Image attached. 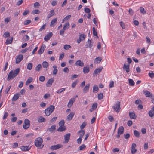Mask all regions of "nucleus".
<instances>
[{
    "instance_id": "obj_58",
    "label": "nucleus",
    "mask_w": 154,
    "mask_h": 154,
    "mask_svg": "<svg viewBox=\"0 0 154 154\" xmlns=\"http://www.w3.org/2000/svg\"><path fill=\"white\" fill-rule=\"evenodd\" d=\"M46 23L44 24L43 26L40 28L39 29V31H41L43 29H44L46 27Z\"/></svg>"
},
{
    "instance_id": "obj_26",
    "label": "nucleus",
    "mask_w": 154,
    "mask_h": 154,
    "mask_svg": "<svg viewBox=\"0 0 154 154\" xmlns=\"http://www.w3.org/2000/svg\"><path fill=\"white\" fill-rule=\"evenodd\" d=\"M38 120L39 122H42L45 121V119L42 116H40L38 118Z\"/></svg>"
},
{
    "instance_id": "obj_36",
    "label": "nucleus",
    "mask_w": 154,
    "mask_h": 154,
    "mask_svg": "<svg viewBox=\"0 0 154 154\" xmlns=\"http://www.w3.org/2000/svg\"><path fill=\"white\" fill-rule=\"evenodd\" d=\"M93 33V35L94 36H97V38H98V36H97V32L95 29V27H93L92 28Z\"/></svg>"
},
{
    "instance_id": "obj_29",
    "label": "nucleus",
    "mask_w": 154,
    "mask_h": 154,
    "mask_svg": "<svg viewBox=\"0 0 154 154\" xmlns=\"http://www.w3.org/2000/svg\"><path fill=\"white\" fill-rule=\"evenodd\" d=\"M75 101V99H71L70 100L69 102L68 103V106L69 107V106H72L73 103V102Z\"/></svg>"
},
{
    "instance_id": "obj_9",
    "label": "nucleus",
    "mask_w": 154,
    "mask_h": 154,
    "mask_svg": "<svg viewBox=\"0 0 154 154\" xmlns=\"http://www.w3.org/2000/svg\"><path fill=\"white\" fill-rule=\"evenodd\" d=\"M23 56L22 55H19L16 58V63L18 64L23 59Z\"/></svg>"
},
{
    "instance_id": "obj_47",
    "label": "nucleus",
    "mask_w": 154,
    "mask_h": 154,
    "mask_svg": "<svg viewBox=\"0 0 154 154\" xmlns=\"http://www.w3.org/2000/svg\"><path fill=\"white\" fill-rule=\"evenodd\" d=\"M65 124V122L64 120L60 121L59 123V125L60 126H63Z\"/></svg>"
},
{
    "instance_id": "obj_33",
    "label": "nucleus",
    "mask_w": 154,
    "mask_h": 154,
    "mask_svg": "<svg viewBox=\"0 0 154 154\" xmlns=\"http://www.w3.org/2000/svg\"><path fill=\"white\" fill-rule=\"evenodd\" d=\"M42 65L44 68H47L49 66V64L47 61H45L43 62Z\"/></svg>"
},
{
    "instance_id": "obj_40",
    "label": "nucleus",
    "mask_w": 154,
    "mask_h": 154,
    "mask_svg": "<svg viewBox=\"0 0 154 154\" xmlns=\"http://www.w3.org/2000/svg\"><path fill=\"white\" fill-rule=\"evenodd\" d=\"M134 134L137 137H140V133L137 131L135 130L134 132Z\"/></svg>"
},
{
    "instance_id": "obj_46",
    "label": "nucleus",
    "mask_w": 154,
    "mask_h": 154,
    "mask_svg": "<svg viewBox=\"0 0 154 154\" xmlns=\"http://www.w3.org/2000/svg\"><path fill=\"white\" fill-rule=\"evenodd\" d=\"M32 63H29L27 67V69L30 70H31L32 68Z\"/></svg>"
},
{
    "instance_id": "obj_15",
    "label": "nucleus",
    "mask_w": 154,
    "mask_h": 154,
    "mask_svg": "<svg viewBox=\"0 0 154 154\" xmlns=\"http://www.w3.org/2000/svg\"><path fill=\"white\" fill-rule=\"evenodd\" d=\"M129 66V64L126 65L125 63L123 68V69L125 70L127 73H128L130 71Z\"/></svg>"
},
{
    "instance_id": "obj_51",
    "label": "nucleus",
    "mask_w": 154,
    "mask_h": 154,
    "mask_svg": "<svg viewBox=\"0 0 154 154\" xmlns=\"http://www.w3.org/2000/svg\"><path fill=\"white\" fill-rule=\"evenodd\" d=\"M86 122H83V123L81 125L80 128L82 130V129H83L86 126Z\"/></svg>"
},
{
    "instance_id": "obj_43",
    "label": "nucleus",
    "mask_w": 154,
    "mask_h": 154,
    "mask_svg": "<svg viewBox=\"0 0 154 154\" xmlns=\"http://www.w3.org/2000/svg\"><path fill=\"white\" fill-rule=\"evenodd\" d=\"M71 15H69L65 17L63 20V22L69 20L70 18L71 17Z\"/></svg>"
},
{
    "instance_id": "obj_62",
    "label": "nucleus",
    "mask_w": 154,
    "mask_h": 154,
    "mask_svg": "<svg viewBox=\"0 0 154 154\" xmlns=\"http://www.w3.org/2000/svg\"><path fill=\"white\" fill-rule=\"evenodd\" d=\"M11 87V86H9V87H8L5 90V93L6 94H8V91H9V90H10V89Z\"/></svg>"
},
{
    "instance_id": "obj_3",
    "label": "nucleus",
    "mask_w": 154,
    "mask_h": 154,
    "mask_svg": "<svg viewBox=\"0 0 154 154\" xmlns=\"http://www.w3.org/2000/svg\"><path fill=\"white\" fill-rule=\"evenodd\" d=\"M42 142V139L41 138H38L35 141V145L37 147H39L41 146Z\"/></svg>"
},
{
    "instance_id": "obj_60",
    "label": "nucleus",
    "mask_w": 154,
    "mask_h": 154,
    "mask_svg": "<svg viewBox=\"0 0 154 154\" xmlns=\"http://www.w3.org/2000/svg\"><path fill=\"white\" fill-rule=\"evenodd\" d=\"M50 94H46L44 96V98L45 99H47L50 97Z\"/></svg>"
},
{
    "instance_id": "obj_27",
    "label": "nucleus",
    "mask_w": 154,
    "mask_h": 154,
    "mask_svg": "<svg viewBox=\"0 0 154 154\" xmlns=\"http://www.w3.org/2000/svg\"><path fill=\"white\" fill-rule=\"evenodd\" d=\"M102 59L101 57H98L96 58L94 60L95 63H99L101 62Z\"/></svg>"
},
{
    "instance_id": "obj_30",
    "label": "nucleus",
    "mask_w": 154,
    "mask_h": 154,
    "mask_svg": "<svg viewBox=\"0 0 154 154\" xmlns=\"http://www.w3.org/2000/svg\"><path fill=\"white\" fill-rule=\"evenodd\" d=\"M53 67L54 69L53 72V75H56L57 74L58 71V70L57 69V67L56 66L54 65L53 66Z\"/></svg>"
},
{
    "instance_id": "obj_56",
    "label": "nucleus",
    "mask_w": 154,
    "mask_h": 154,
    "mask_svg": "<svg viewBox=\"0 0 154 154\" xmlns=\"http://www.w3.org/2000/svg\"><path fill=\"white\" fill-rule=\"evenodd\" d=\"M45 76H40L39 78V80L42 82H43L45 81Z\"/></svg>"
},
{
    "instance_id": "obj_32",
    "label": "nucleus",
    "mask_w": 154,
    "mask_h": 154,
    "mask_svg": "<svg viewBox=\"0 0 154 154\" xmlns=\"http://www.w3.org/2000/svg\"><path fill=\"white\" fill-rule=\"evenodd\" d=\"M13 40V38L12 37H11L10 39H7L5 43L6 45H7L11 44Z\"/></svg>"
},
{
    "instance_id": "obj_48",
    "label": "nucleus",
    "mask_w": 154,
    "mask_h": 154,
    "mask_svg": "<svg viewBox=\"0 0 154 154\" xmlns=\"http://www.w3.org/2000/svg\"><path fill=\"white\" fill-rule=\"evenodd\" d=\"M149 116L151 117H153L154 116V112L151 110H150L148 112Z\"/></svg>"
},
{
    "instance_id": "obj_19",
    "label": "nucleus",
    "mask_w": 154,
    "mask_h": 154,
    "mask_svg": "<svg viewBox=\"0 0 154 154\" xmlns=\"http://www.w3.org/2000/svg\"><path fill=\"white\" fill-rule=\"evenodd\" d=\"M129 115L131 119H135L136 118L137 116L134 112H129Z\"/></svg>"
},
{
    "instance_id": "obj_35",
    "label": "nucleus",
    "mask_w": 154,
    "mask_h": 154,
    "mask_svg": "<svg viewBox=\"0 0 154 154\" xmlns=\"http://www.w3.org/2000/svg\"><path fill=\"white\" fill-rule=\"evenodd\" d=\"M69 23L68 22L67 23H66L65 25H63V29L65 31L67 29L69 28Z\"/></svg>"
},
{
    "instance_id": "obj_21",
    "label": "nucleus",
    "mask_w": 154,
    "mask_h": 154,
    "mask_svg": "<svg viewBox=\"0 0 154 154\" xmlns=\"http://www.w3.org/2000/svg\"><path fill=\"white\" fill-rule=\"evenodd\" d=\"M124 128L122 126L120 127L118 130V134H122L124 132Z\"/></svg>"
},
{
    "instance_id": "obj_55",
    "label": "nucleus",
    "mask_w": 154,
    "mask_h": 154,
    "mask_svg": "<svg viewBox=\"0 0 154 154\" xmlns=\"http://www.w3.org/2000/svg\"><path fill=\"white\" fill-rule=\"evenodd\" d=\"M31 22V20H27L25 21L24 22V25H27L29 24Z\"/></svg>"
},
{
    "instance_id": "obj_64",
    "label": "nucleus",
    "mask_w": 154,
    "mask_h": 154,
    "mask_svg": "<svg viewBox=\"0 0 154 154\" xmlns=\"http://www.w3.org/2000/svg\"><path fill=\"white\" fill-rule=\"evenodd\" d=\"M77 82L76 81H74L72 84V88H75Z\"/></svg>"
},
{
    "instance_id": "obj_54",
    "label": "nucleus",
    "mask_w": 154,
    "mask_h": 154,
    "mask_svg": "<svg viewBox=\"0 0 154 154\" xmlns=\"http://www.w3.org/2000/svg\"><path fill=\"white\" fill-rule=\"evenodd\" d=\"M71 48L70 45H65L64 46V48L65 50H68L69 48Z\"/></svg>"
},
{
    "instance_id": "obj_22",
    "label": "nucleus",
    "mask_w": 154,
    "mask_h": 154,
    "mask_svg": "<svg viewBox=\"0 0 154 154\" xmlns=\"http://www.w3.org/2000/svg\"><path fill=\"white\" fill-rule=\"evenodd\" d=\"M144 94L147 97H152V94L148 91L146 90L144 91Z\"/></svg>"
},
{
    "instance_id": "obj_57",
    "label": "nucleus",
    "mask_w": 154,
    "mask_h": 154,
    "mask_svg": "<svg viewBox=\"0 0 154 154\" xmlns=\"http://www.w3.org/2000/svg\"><path fill=\"white\" fill-rule=\"evenodd\" d=\"M129 14L131 16H132L134 14V11L131 8H130L128 10Z\"/></svg>"
},
{
    "instance_id": "obj_45",
    "label": "nucleus",
    "mask_w": 154,
    "mask_h": 154,
    "mask_svg": "<svg viewBox=\"0 0 154 154\" xmlns=\"http://www.w3.org/2000/svg\"><path fill=\"white\" fill-rule=\"evenodd\" d=\"M86 148V146L85 144H83L79 148V150H83Z\"/></svg>"
},
{
    "instance_id": "obj_25",
    "label": "nucleus",
    "mask_w": 154,
    "mask_h": 154,
    "mask_svg": "<svg viewBox=\"0 0 154 154\" xmlns=\"http://www.w3.org/2000/svg\"><path fill=\"white\" fill-rule=\"evenodd\" d=\"M30 149V147H29L28 146H22L21 149L22 151H29Z\"/></svg>"
},
{
    "instance_id": "obj_39",
    "label": "nucleus",
    "mask_w": 154,
    "mask_h": 154,
    "mask_svg": "<svg viewBox=\"0 0 154 154\" xmlns=\"http://www.w3.org/2000/svg\"><path fill=\"white\" fill-rule=\"evenodd\" d=\"M129 84L130 85L134 86V85L135 83L133 79H128Z\"/></svg>"
},
{
    "instance_id": "obj_4",
    "label": "nucleus",
    "mask_w": 154,
    "mask_h": 154,
    "mask_svg": "<svg viewBox=\"0 0 154 154\" xmlns=\"http://www.w3.org/2000/svg\"><path fill=\"white\" fill-rule=\"evenodd\" d=\"M120 102L119 101H117L116 103L115 106H113L114 110L117 112H119L120 109Z\"/></svg>"
},
{
    "instance_id": "obj_16",
    "label": "nucleus",
    "mask_w": 154,
    "mask_h": 154,
    "mask_svg": "<svg viewBox=\"0 0 154 154\" xmlns=\"http://www.w3.org/2000/svg\"><path fill=\"white\" fill-rule=\"evenodd\" d=\"M103 67H100L99 68H97L94 71L93 74L97 75L98 73H100L102 71Z\"/></svg>"
},
{
    "instance_id": "obj_41",
    "label": "nucleus",
    "mask_w": 154,
    "mask_h": 154,
    "mask_svg": "<svg viewBox=\"0 0 154 154\" xmlns=\"http://www.w3.org/2000/svg\"><path fill=\"white\" fill-rule=\"evenodd\" d=\"M40 11L38 9H35L33 10L32 12V14H37L40 13Z\"/></svg>"
},
{
    "instance_id": "obj_5",
    "label": "nucleus",
    "mask_w": 154,
    "mask_h": 154,
    "mask_svg": "<svg viewBox=\"0 0 154 154\" xmlns=\"http://www.w3.org/2000/svg\"><path fill=\"white\" fill-rule=\"evenodd\" d=\"M30 122V121L27 119L25 120L24 124L23 125V127L24 129H27L29 127Z\"/></svg>"
},
{
    "instance_id": "obj_18",
    "label": "nucleus",
    "mask_w": 154,
    "mask_h": 154,
    "mask_svg": "<svg viewBox=\"0 0 154 154\" xmlns=\"http://www.w3.org/2000/svg\"><path fill=\"white\" fill-rule=\"evenodd\" d=\"M56 125H52L50 128L47 129V131H49L51 133H52L56 129Z\"/></svg>"
},
{
    "instance_id": "obj_59",
    "label": "nucleus",
    "mask_w": 154,
    "mask_h": 154,
    "mask_svg": "<svg viewBox=\"0 0 154 154\" xmlns=\"http://www.w3.org/2000/svg\"><path fill=\"white\" fill-rule=\"evenodd\" d=\"M114 82L113 81H112L110 83L109 85V87L110 88H112L114 87Z\"/></svg>"
},
{
    "instance_id": "obj_49",
    "label": "nucleus",
    "mask_w": 154,
    "mask_h": 154,
    "mask_svg": "<svg viewBox=\"0 0 154 154\" xmlns=\"http://www.w3.org/2000/svg\"><path fill=\"white\" fill-rule=\"evenodd\" d=\"M97 97L98 100H100L102 99L103 98V95L102 93H100L99 94H98L97 95Z\"/></svg>"
},
{
    "instance_id": "obj_61",
    "label": "nucleus",
    "mask_w": 154,
    "mask_h": 154,
    "mask_svg": "<svg viewBox=\"0 0 154 154\" xmlns=\"http://www.w3.org/2000/svg\"><path fill=\"white\" fill-rule=\"evenodd\" d=\"M10 17H8L5 18L4 21L5 23H6V24H7L10 21Z\"/></svg>"
},
{
    "instance_id": "obj_7",
    "label": "nucleus",
    "mask_w": 154,
    "mask_h": 154,
    "mask_svg": "<svg viewBox=\"0 0 154 154\" xmlns=\"http://www.w3.org/2000/svg\"><path fill=\"white\" fill-rule=\"evenodd\" d=\"M63 146L62 145L60 144H58L56 145L52 146L50 148L52 150L57 149Z\"/></svg>"
},
{
    "instance_id": "obj_34",
    "label": "nucleus",
    "mask_w": 154,
    "mask_h": 154,
    "mask_svg": "<svg viewBox=\"0 0 154 154\" xmlns=\"http://www.w3.org/2000/svg\"><path fill=\"white\" fill-rule=\"evenodd\" d=\"M57 18H55L52 20L50 23V26L51 27H53L54 26V24L57 22Z\"/></svg>"
},
{
    "instance_id": "obj_8",
    "label": "nucleus",
    "mask_w": 154,
    "mask_h": 154,
    "mask_svg": "<svg viewBox=\"0 0 154 154\" xmlns=\"http://www.w3.org/2000/svg\"><path fill=\"white\" fill-rule=\"evenodd\" d=\"M71 134L70 133H68L64 136V143H68L70 139Z\"/></svg>"
},
{
    "instance_id": "obj_38",
    "label": "nucleus",
    "mask_w": 154,
    "mask_h": 154,
    "mask_svg": "<svg viewBox=\"0 0 154 154\" xmlns=\"http://www.w3.org/2000/svg\"><path fill=\"white\" fill-rule=\"evenodd\" d=\"M33 80L32 78L30 77L28 78L27 81L26 82V84L27 85L28 84L31 83Z\"/></svg>"
},
{
    "instance_id": "obj_42",
    "label": "nucleus",
    "mask_w": 154,
    "mask_h": 154,
    "mask_svg": "<svg viewBox=\"0 0 154 154\" xmlns=\"http://www.w3.org/2000/svg\"><path fill=\"white\" fill-rule=\"evenodd\" d=\"M42 65L41 64H38L37 66L35 68V70L36 71L39 72L41 69L42 68Z\"/></svg>"
},
{
    "instance_id": "obj_11",
    "label": "nucleus",
    "mask_w": 154,
    "mask_h": 154,
    "mask_svg": "<svg viewBox=\"0 0 154 154\" xmlns=\"http://www.w3.org/2000/svg\"><path fill=\"white\" fill-rule=\"evenodd\" d=\"M136 146V145L135 143H133L132 144L131 149V153L132 154H134L137 151V150L135 149Z\"/></svg>"
},
{
    "instance_id": "obj_37",
    "label": "nucleus",
    "mask_w": 154,
    "mask_h": 154,
    "mask_svg": "<svg viewBox=\"0 0 154 154\" xmlns=\"http://www.w3.org/2000/svg\"><path fill=\"white\" fill-rule=\"evenodd\" d=\"M66 128L64 126H60L57 129V131H63L66 130Z\"/></svg>"
},
{
    "instance_id": "obj_24",
    "label": "nucleus",
    "mask_w": 154,
    "mask_h": 154,
    "mask_svg": "<svg viewBox=\"0 0 154 154\" xmlns=\"http://www.w3.org/2000/svg\"><path fill=\"white\" fill-rule=\"evenodd\" d=\"M19 97L20 94L18 93L15 94L12 99V101H16L19 98Z\"/></svg>"
},
{
    "instance_id": "obj_53",
    "label": "nucleus",
    "mask_w": 154,
    "mask_h": 154,
    "mask_svg": "<svg viewBox=\"0 0 154 154\" xmlns=\"http://www.w3.org/2000/svg\"><path fill=\"white\" fill-rule=\"evenodd\" d=\"M140 11L141 13L143 14H144L146 13V11L143 8L141 7L140 8Z\"/></svg>"
},
{
    "instance_id": "obj_20",
    "label": "nucleus",
    "mask_w": 154,
    "mask_h": 154,
    "mask_svg": "<svg viewBox=\"0 0 154 154\" xmlns=\"http://www.w3.org/2000/svg\"><path fill=\"white\" fill-rule=\"evenodd\" d=\"M90 87V84H87L83 89V92L84 93H86L89 90Z\"/></svg>"
},
{
    "instance_id": "obj_6",
    "label": "nucleus",
    "mask_w": 154,
    "mask_h": 154,
    "mask_svg": "<svg viewBox=\"0 0 154 154\" xmlns=\"http://www.w3.org/2000/svg\"><path fill=\"white\" fill-rule=\"evenodd\" d=\"M93 42L91 41V40L88 39L86 43V48H90L93 49V48H92L93 45Z\"/></svg>"
},
{
    "instance_id": "obj_14",
    "label": "nucleus",
    "mask_w": 154,
    "mask_h": 154,
    "mask_svg": "<svg viewBox=\"0 0 154 154\" xmlns=\"http://www.w3.org/2000/svg\"><path fill=\"white\" fill-rule=\"evenodd\" d=\"M46 47L45 45H42L40 49L38 50V52L39 54H41L44 52Z\"/></svg>"
},
{
    "instance_id": "obj_63",
    "label": "nucleus",
    "mask_w": 154,
    "mask_h": 154,
    "mask_svg": "<svg viewBox=\"0 0 154 154\" xmlns=\"http://www.w3.org/2000/svg\"><path fill=\"white\" fill-rule=\"evenodd\" d=\"M120 24L123 29H125V26L124 23L122 21L120 22Z\"/></svg>"
},
{
    "instance_id": "obj_12",
    "label": "nucleus",
    "mask_w": 154,
    "mask_h": 154,
    "mask_svg": "<svg viewBox=\"0 0 154 154\" xmlns=\"http://www.w3.org/2000/svg\"><path fill=\"white\" fill-rule=\"evenodd\" d=\"M75 65L77 66H80L81 67L84 66V63L82 61L80 60H77L75 63Z\"/></svg>"
},
{
    "instance_id": "obj_1",
    "label": "nucleus",
    "mask_w": 154,
    "mask_h": 154,
    "mask_svg": "<svg viewBox=\"0 0 154 154\" xmlns=\"http://www.w3.org/2000/svg\"><path fill=\"white\" fill-rule=\"evenodd\" d=\"M20 71V69L17 68L14 71L11 70L9 73L7 79L10 81L15 77L19 73Z\"/></svg>"
},
{
    "instance_id": "obj_10",
    "label": "nucleus",
    "mask_w": 154,
    "mask_h": 154,
    "mask_svg": "<svg viewBox=\"0 0 154 154\" xmlns=\"http://www.w3.org/2000/svg\"><path fill=\"white\" fill-rule=\"evenodd\" d=\"M54 81V78H51L49 79L46 84V86L47 87H50L52 85Z\"/></svg>"
},
{
    "instance_id": "obj_23",
    "label": "nucleus",
    "mask_w": 154,
    "mask_h": 154,
    "mask_svg": "<svg viewBox=\"0 0 154 154\" xmlns=\"http://www.w3.org/2000/svg\"><path fill=\"white\" fill-rule=\"evenodd\" d=\"M78 133L79 134V137L82 138L83 136L85 134V131L83 130H80L78 132Z\"/></svg>"
},
{
    "instance_id": "obj_17",
    "label": "nucleus",
    "mask_w": 154,
    "mask_h": 154,
    "mask_svg": "<svg viewBox=\"0 0 154 154\" xmlns=\"http://www.w3.org/2000/svg\"><path fill=\"white\" fill-rule=\"evenodd\" d=\"M75 115V113L73 112H71L67 116V119L69 121L71 120L72 118H73L74 115Z\"/></svg>"
},
{
    "instance_id": "obj_50",
    "label": "nucleus",
    "mask_w": 154,
    "mask_h": 154,
    "mask_svg": "<svg viewBox=\"0 0 154 154\" xmlns=\"http://www.w3.org/2000/svg\"><path fill=\"white\" fill-rule=\"evenodd\" d=\"M97 103H93L92 106V109L93 110L95 109L97 107Z\"/></svg>"
},
{
    "instance_id": "obj_52",
    "label": "nucleus",
    "mask_w": 154,
    "mask_h": 154,
    "mask_svg": "<svg viewBox=\"0 0 154 154\" xmlns=\"http://www.w3.org/2000/svg\"><path fill=\"white\" fill-rule=\"evenodd\" d=\"M10 36V34L8 32H5L3 34V37L5 38Z\"/></svg>"
},
{
    "instance_id": "obj_2",
    "label": "nucleus",
    "mask_w": 154,
    "mask_h": 154,
    "mask_svg": "<svg viewBox=\"0 0 154 154\" xmlns=\"http://www.w3.org/2000/svg\"><path fill=\"white\" fill-rule=\"evenodd\" d=\"M55 109V106L52 105H50L48 107L45 109V113L46 116H49Z\"/></svg>"
},
{
    "instance_id": "obj_28",
    "label": "nucleus",
    "mask_w": 154,
    "mask_h": 154,
    "mask_svg": "<svg viewBox=\"0 0 154 154\" xmlns=\"http://www.w3.org/2000/svg\"><path fill=\"white\" fill-rule=\"evenodd\" d=\"M98 91V86L97 85H94L93 87V92L94 93H96Z\"/></svg>"
},
{
    "instance_id": "obj_44",
    "label": "nucleus",
    "mask_w": 154,
    "mask_h": 154,
    "mask_svg": "<svg viewBox=\"0 0 154 154\" xmlns=\"http://www.w3.org/2000/svg\"><path fill=\"white\" fill-rule=\"evenodd\" d=\"M65 90V88H62L61 89H60L57 91V93L58 94H60L61 93V92L64 91Z\"/></svg>"
},
{
    "instance_id": "obj_13",
    "label": "nucleus",
    "mask_w": 154,
    "mask_h": 154,
    "mask_svg": "<svg viewBox=\"0 0 154 154\" xmlns=\"http://www.w3.org/2000/svg\"><path fill=\"white\" fill-rule=\"evenodd\" d=\"M53 35L52 32H50L45 36L44 39L46 41H47L49 40L51 37Z\"/></svg>"
},
{
    "instance_id": "obj_31",
    "label": "nucleus",
    "mask_w": 154,
    "mask_h": 154,
    "mask_svg": "<svg viewBox=\"0 0 154 154\" xmlns=\"http://www.w3.org/2000/svg\"><path fill=\"white\" fill-rule=\"evenodd\" d=\"M89 72V67H85L83 68V72L84 73L86 74Z\"/></svg>"
}]
</instances>
